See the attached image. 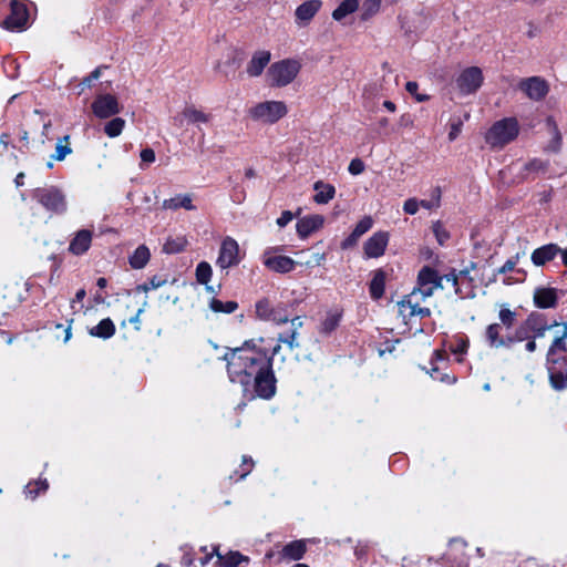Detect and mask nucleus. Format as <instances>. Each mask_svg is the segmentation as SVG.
<instances>
[{
	"instance_id": "nucleus-1",
	"label": "nucleus",
	"mask_w": 567,
	"mask_h": 567,
	"mask_svg": "<svg viewBox=\"0 0 567 567\" xmlns=\"http://www.w3.org/2000/svg\"><path fill=\"white\" fill-rule=\"evenodd\" d=\"M231 382L243 385L245 393L252 385L257 396L270 399L276 391L275 377L271 371V358L255 344L246 342L241 348L225 354Z\"/></svg>"
},
{
	"instance_id": "nucleus-2",
	"label": "nucleus",
	"mask_w": 567,
	"mask_h": 567,
	"mask_svg": "<svg viewBox=\"0 0 567 567\" xmlns=\"http://www.w3.org/2000/svg\"><path fill=\"white\" fill-rule=\"evenodd\" d=\"M288 114V105L279 100H266L250 106L248 117L258 124L274 125Z\"/></svg>"
},
{
	"instance_id": "nucleus-3",
	"label": "nucleus",
	"mask_w": 567,
	"mask_h": 567,
	"mask_svg": "<svg viewBox=\"0 0 567 567\" xmlns=\"http://www.w3.org/2000/svg\"><path fill=\"white\" fill-rule=\"evenodd\" d=\"M301 70V62L298 59H284L272 63L267 78L271 86L285 87L292 83Z\"/></svg>"
},
{
	"instance_id": "nucleus-4",
	"label": "nucleus",
	"mask_w": 567,
	"mask_h": 567,
	"mask_svg": "<svg viewBox=\"0 0 567 567\" xmlns=\"http://www.w3.org/2000/svg\"><path fill=\"white\" fill-rule=\"evenodd\" d=\"M518 133L519 125L517 120L506 117L493 124L486 134V142L492 147H503L514 141Z\"/></svg>"
},
{
	"instance_id": "nucleus-5",
	"label": "nucleus",
	"mask_w": 567,
	"mask_h": 567,
	"mask_svg": "<svg viewBox=\"0 0 567 567\" xmlns=\"http://www.w3.org/2000/svg\"><path fill=\"white\" fill-rule=\"evenodd\" d=\"M33 196L47 210L54 214H63L66 210L65 197L56 187L38 188Z\"/></svg>"
},
{
	"instance_id": "nucleus-6",
	"label": "nucleus",
	"mask_w": 567,
	"mask_h": 567,
	"mask_svg": "<svg viewBox=\"0 0 567 567\" xmlns=\"http://www.w3.org/2000/svg\"><path fill=\"white\" fill-rule=\"evenodd\" d=\"M445 289L443 285V279H440L437 272L430 268L423 267L417 276V287L412 290V292H417L421 295V299L425 300L431 297L436 289Z\"/></svg>"
},
{
	"instance_id": "nucleus-7",
	"label": "nucleus",
	"mask_w": 567,
	"mask_h": 567,
	"mask_svg": "<svg viewBox=\"0 0 567 567\" xmlns=\"http://www.w3.org/2000/svg\"><path fill=\"white\" fill-rule=\"evenodd\" d=\"M483 72L477 66L464 69L456 78V87L462 95L475 93L483 84Z\"/></svg>"
},
{
	"instance_id": "nucleus-8",
	"label": "nucleus",
	"mask_w": 567,
	"mask_h": 567,
	"mask_svg": "<svg viewBox=\"0 0 567 567\" xmlns=\"http://www.w3.org/2000/svg\"><path fill=\"white\" fill-rule=\"evenodd\" d=\"M240 262L239 245L231 238L226 237L220 245L219 254L216 260L217 267L221 270L237 266Z\"/></svg>"
},
{
	"instance_id": "nucleus-9",
	"label": "nucleus",
	"mask_w": 567,
	"mask_h": 567,
	"mask_svg": "<svg viewBox=\"0 0 567 567\" xmlns=\"http://www.w3.org/2000/svg\"><path fill=\"white\" fill-rule=\"evenodd\" d=\"M29 22V10L24 0H12L10 14L4 20V27L9 30H23Z\"/></svg>"
},
{
	"instance_id": "nucleus-10",
	"label": "nucleus",
	"mask_w": 567,
	"mask_h": 567,
	"mask_svg": "<svg viewBox=\"0 0 567 567\" xmlns=\"http://www.w3.org/2000/svg\"><path fill=\"white\" fill-rule=\"evenodd\" d=\"M121 111L117 99L112 94H100L92 103V112L99 118H109Z\"/></svg>"
},
{
	"instance_id": "nucleus-11",
	"label": "nucleus",
	"mask_w": 567,
	"mask_h": 567,
	"mask_svg": "<svg viewBox=\"0 0 567 567\" xmlns=\"http://www.w3.org/2000/svg\"><path fill=\"white\" fill-rule=\"evenodd\" d=\"M262 264L271 271L287 274L295 269L297 261L288 256L278 255L274 250H266L262 255Z\"/></svg>"
},
{
	"instance_id": "nucleus-12",
	"label": "nucleus",
	"mask_w": 567,
	"mask_h": 567,
	"mask_svg": "<svg viewBox=\"0 0 567 567\" xmlns=\"http://www.w3.org/2000/svg\"><path fill=\"white\" fill-rule=\"evenodd\" d=\"M421 295L417 292H411L406 298L398 303L399 313L403 319L420 316V317H429L431 315V310L425 307H420Z\"/></svg>"
},
{
	"instance_id": "nucleus-13",
	"label": "nucleus",
	"mask_w": 567,
	"mask_h": 567,
	"mask_svg": "<svg viewBox=\"0 0 567 567\" xmlns=\"http://www.w3.org/2000/svg\"><path fill=\"white\" fill-rule=\"evenodd\" d=\"M212 120V115L195 106H186L181 113L173 117L174 125L184 127L186 124H207Z\"/></svg>"
},
{
	"instance_id": "nucleus-14",
	"label": "nucleus",
	"mask_w": 567,
	"mask_h": 567,
	"mask_svg": "<svg viewBox=\"0 0 567 567\" xmlns=\"http://www.w3.org/2000/svg\"><path fill=\"white\" fill-rule=\"evenodd\" d=\"M486 340L492 348H508L516 340H523V336L517 332V337L513 338L503 334V327L499 323H492L486 328Z\"/></svg>"
},
{
	"instance_id": "nucleus-15",
	"label": "nucleus",
	"mask_w": 567,
	"mask_h": 567,
	"mask_svg": "<svg viewBox=\"0 0 567 567\" xmlns=\"http://www.w3.org/2000/svg\"><path fill=\"white\" fill-rule=\"evenodd\" d=\"M390 235L388 231L374 233L363 245L364 256L367 258H379L384 255L389 244Z\"/></svg>"
},
{
	"instance_id": "nucleus-16",
	"label": "nucleus",
	"mask_w": 567,
	"mask_h": 567,
	"mask_svg": "<svg viewBox=\"0 0 567 567\" xmlns=\"http://www.w3.org/2000/svg\"><path fill=\"white\" fill-rule=\"evenodd\" d=\"M519 87L525 94L535 101H539L548 93L547 82L539 76H532L520 82Z\"/></svg>"
},
{
	"instance_id": "nucleus-17",
	"label": "nucleus",
	"mask_w": 567,
	"mask_h": 567,
	"mask_svg": "<svg viewBox=\"0 0 567 567\" xmlns=\"http://www.w3.org/2000/svg\"><path fill=\"white\" fill-rule=\"evenodd\" d=\"M322 6L320 0H308L297 7L295 11L296 22L299 25H307L318 13Z\"/></svg>"
},
{
	"instance_id": "nucleus-18",
	"label": "nucleus",
	"mask_w": 567,
	"mask_h": 567,
	"mask_svg": "<svg viewBox=\"0 0 567 567\" xmlns=\"http://www.w3.org/2000/svg\"><path fill=\"white\" fill-rule=\"evenodd\" d=\"M93 233L89 229H81L72 237L69 251L75 256L85 254L92 244Z\"/></svg>"
},
{
	"instance_id": "nucleus-19",
	"label": "nucleus",
	"mask_w": 567,
	"mask_h": 567,
	"mask_svg": "<svg viewBox=\"0 0 567 567\" xmlns=\"http://www.w3.org/2000/svg\"><path fill=\"white\" fill-rule=\"evenodd\" d=\"M306 539H298L286 544L279 551V560H300L307 551Z\"/></svg>"
},
{
	"instance_id": "nucleus-20",
	"label": "nucleus",
	"mask_w": 567,
	"mask_h": 567,
	"mask_svg": "<svg viewBox=\"0 0 567 567\" xmlns=\"http://www.w3.org/2000/svg\"><path fill=\"white\" fill-rule=\"evenodd\" d=\"M270 59L271 54L269 51L260 50L255 52L246 66L247 74L250 78H257L261 75L265 68L270 62Z\"/></svg>"
},
{
	"instance_id": "nucleus-21",
	"label": "nucleus",
	"mask_w": 567,
	"mask_h": 567,
	"mask_svg": "<svg viewBox=\"0 0 567 567\" xmlns=\"http://www.w3.org/2000/svg\"><path fill=\"white\" fill-rule=\"evenodd\" d=\"M563 331L559 336L555 337L548 353H547V364H557L560 360L559 352L566 351V339H567V323H560Z\"/></svg>"
},
{
	"instance_id": "nucleus-22",
	"label": "nucleus",
	"mask_w": 567,
	"mask_h": 567,
	"mask_svg": "<svg viewBox=\"0 0 567 567\" xmlns=\"http://www.w3.org/2000/svg\"><path fill=\"white\" fill-rule=\"evenodd\" d=\"M324 218L321 215H311L301 218L296 227L299 237L306 238L313 231L322 227Z\"/></svg>"
},
{
	"instance_id": "nucleus-23",
	"label": "nucleus",
	"mask_w": 567,
	"mask_h": 567,
	"mask_svg": "<svg viewBox=\"0 0 567 567\" xmlns=\"http://www.w3.org/2000/svg\"><path fill=\"white\" fill-rule=\"evenodd\" d=\"M557 290L554 288H537L534 291V303L537 308H553L557 303Z\"/></svg>"
},
{
	"instance_id": "nucleus-24",
	"label": "nucleus",
	"mask_w": 567,
	"mask_h": 567,
	"mask_svg": "<svg viewBox=\"0 0 567 567\" xmlns=\"http://www.w3.org/2000/svg\"><path fill=\"white\" fill-rule=\"evenodd\" d=\"M193 194H177L172 198L163 200L162 207L167 210H177L179 208L195 210L196 206L193 204Z\"/></svg>"
},
{
	"instance_id": "nucleus-25",
	"label": "nucleus",
	"mask_w": 567,
	"mask_h": 567,
	"mask_svg": "<svg viewBox=\"0 0 567 567\" xmlns=\"http://www.w3.org/2000/svg\"><path fill=\"white\" fill-rule=\"evenodd\" d=\"M559 251L560 248L556 244L542 246L533 251L532 261L535 266H543L553 260Z\"/></svg>"
},
{
	"instance_id": "nucleus-26",
	"label": "nucleus",
	"mask_w": 567,
	"mask_h": 567,
	"mask_svg": "<svg viewBox=\"0 0 567 567\" xmlns=\"http://www.w3.org/2000/svg\"><path fill=\"white\" fill-rule=\"evenodd\" d=\"M546 127L548 133L551 135L550 141L548 142L547 150L554 153H557L561 148L563 137L561 133L558 128L556 121L553 117H548L546 120Z\"/></svg>"
},
{
	"instance_id": "nucleus-27",
	"label": "nucleus",
	"mask_w": 567,
	"mask_h": 567,
	"mask_svg": "<svg viewBox=\"0 0 567 567\" xmlns=\"http://www.w3.org/2000/svg\"><path fill=\"white\" fill-rule=\"evenodd\" d=\"M216 556L218 558V563L224 567H237L241 563L249 561L247 556H244L239 551H229L226 555H221L219 553V547L215 546Z\"/></svg>"
},
{
	"instance_id": "nucleus-28",
	"label": "nucleus",
	"mask_w": 567,
	"mask_h": 567,
	"mask_svg": "<svg viewBox=\"0 0 567 567\" xmlns=\"http://www.w3.org/2000/svg\"><path fill=\"white\" fill-rule=\"evenodd\" d=\"M151 258V251L145 245H140L130 256L128 262L133 269L144 268Z\"/></svg>"
},
{
	"instance_id": "nucleus-29",
	"label": "nucleus",
	"mask_w": 567,
	"mask_h": 567,
	"mask_svg": "<svg viewBox=\"0 0 567 567\" xmlns=\"http://www.w3.org/2000/svg\"><path fill=\"white\" fill-rule=\"evenodd\" d=\"M92 337L101 339H110L115 333V326L110 318L101 320L95 327L89 330Z\"/></svg>"
},
{
	"instance_id": "nucleus-30",
	"label": "nucleus",
	"mask_w": 567,
	"mask_h": 567,
	"mask_svg": "<svg viewBox=\"0 0 567 567\" xmlns=\"http://www.w3.org/2000/svg\"><path fill=\"white\" fill-rule=\"evenodd\" d=\"M549 374V383L556 391H561L567 388V371L563 372L556 368V364H547Z\"/></svg>"
},
{
	"instance_id": "nucleus-31",
	"label": "nucleus",
	"mask_w": 567,
	"mask_h": 567,
	"mask_svg": "<svg viewBox=\"0 0 567 567\" xmlns=\"http://www.w3.org/2000/svg\"><path fill=\"white\" fill-rule=\"evenodd\" d=\"M360 8L359 0H343L340 4L332 11V19L336 21H341L347 16L355 12Z\"/></svg>"
},
{
	"instance_id": "nucleus-32",
	"label": "nucleus",
	"mask_w": 567,
	"mask_h": 567,
	"mask_svg": "<svg viewBox=\"0 0 567 567\" xmlns=\"http://www.w3.org/2000/svg\"><path fill=\"white\" fill-rule=\"evenodd\" d=\"M315 190L317 193L313 199L317 204H327L336 194L334 187L330 184H324L323 182H317L315 184Z\"/></svg>"
},
{
	"instance_id": "nucleus-33",
	"label": "nucleus",
	"mask_w": 567,
	"mask_h": 567,
	"mask_svg": "<svg viewBox=\"0 0 567 567\" xmlns=\"http://www.w3.org/2000/svg\"><path fill=\"white\" fill-rule=\"evenodd\" d=\"M385 288V274L379 269L374 271L373 278L370 282V295L373 299H380L384 293Z\"/></svg>"
},
{
	"instance_id": "nucleus-34",
	"label": "nucleus",
	"mask_w": 567,
	"mask_h": 567,
	"mask_svg": "<svg viewBox=\"0 0 567 567\" xmlns=\"http://www.w3.org/2000/svg\"><path fill=\"white\" fill-rule=\"evenodd\" d=\"M382 0H364L360 7V19L362 21H369L372 19L381 9Z\"/></svg>"
},
{
	"instance_id": "nucleus-35",
	"label": "nucleus",
	"mask_w": 567,
	"mask_h": 567,
	"mask_svg": "<svg viewBox=\"0 0 567 567\" xmlns=\"http://www.w3.org/2000/svg\"><path fill=\"white\" fill-rule=\"evenodd\" d=\"M71 153H72V148L70 145V136L65 135L58 140L56 145H55V151L51 155V158L54 161L61 162V161H64L66 158V156L70 155Z\"/></svg>"
},
{
	"instance_id": "nucleus-36",
	"label": "nucleus",
	"mask_w": 567,
	"mask_h": 567,
	"mask_svg": "<svg viewBox=\"0 0 567 567\" xmlns=\"http://www.w3.org/2000/svg\"><path fill=\"white\" fill-rule=\"evenodd\" d=\"M301 324H302V322H301L300 318H298V317L293 318L291 320V332H290V334H288V336L280 334L279 338H278L279 343L287 344L291 350L295 349V348H298L299 344L297 342V334H298L297 330H298V328L301 327Z\"/></svg>"
},
{
	"instance_id": "nucleus-37",
	"label": "nucleus",
	"mask_w": 567,
	"mask_h": 567,
	"mask_svg": "<svg viewBox=\"0 0 567 567\" xmlns=\"http://www.w3.org/2000/svg\"><path fill=\"white\" fill-rule=\"evenodd\" d=\"M209 308L217 313H233L238 308V303L236 301H221L216 298H212L209 301Z\"/></svg>"
},
{
	"instance_id": "nucleus-38",
	"label": "nucleus",
	"mask_w": 567,
	"mask_h": 567,
	"mask_svg": "<svg viewBox=\"0 0 567 567\" xmlns=\"http://www.w3.org/2000/svg\"><path fill=\"white\" fill-rule=\"evenodd\" d=\"M186 246L187 239L185 237L168 238L163 246V251L166 254H178L183 251Z\"/></svg>"
},
{
	"instance_id": "nucleus-39",
	"label": "nucleus",
	"mask_w": 567,
	"mask_h": 567,
	"mask_svg": "<svg viewBox=\"0 0 567 567\" xmlns=\"http://www.w3.org/2000/svg\"><path fill=\"white\" fill-rule=\"evenodd\" d=\"M256 311H257L258 317L267 319V320H274L278 324L285 323V322L288 321L287 317H278L277 318L275 315H272V312L269 309L268 301H260V302H258L257 307H256Z\"/></svg>"
},
{
	"instance_id": "nucleus-40",
	"label": "nucleus",
	"mask_w": 567,
	"mask_h": 567,
	"mask_svg": "<svg viewBox=\"0 0 567 567\" xmlns=\"http://www.w3.org/2000/svg\"><path fill=\"white\" fill-rule=\"evenodd\" d=\"M125 127V121L121 117H115L109 121L104 126V132L109 137L118 136Z\"/></svg>"
},
{
	"instance_id": "nucleus-41",
	"label": "nucleus",
	"mask_w": 567,
	"mask_h": 567,
	"mask_svg": "<svg viewBox=\"0 0 567 567\" xmlns=\"http://www.w3.org/2000/svg\"><path fill=\"white\" fill-rule=\"evenodd\" d=\"M212 266L207 261H200L196 267V279L202 285L209 284L212 279Z\"/></svg>"
},
{
	"instance_id": "nucleus-42",
	"label": "nucleus",
	"mask_w": 567,
	"mask_h": 567,
	"mask_svg": "<svg viewBox=\"0 0 567 567\" xmlns=\"http://www.w3.org/2000/svg\"><path fill=\"white\" fill-rule=\"evenodd\" d=\"M48 488V482L45 480H39L33 483H29L25 486V494L30 498L34 499L40 492H44Z\"/></svg>"
},
{
	"instance_id": "nucleus-43",
	"label": "nucleus",
	"mask_w": 567,
	"mask_h": 567,
	"mask_svg": "<svg viewBox=\"0 0 567 567\" xmlns=\"http://www.w3.org/2000/svg\"><path fill=\"white\" fill-rule=\"evenodd\" d=\"M498 318L502 327L504 326L506 329H511L515 321V312L508 308H502L499 310Z\"/></svg>"
},
{
	"instance_id": "nucleus-44",
	"label": "nucleus",
	"mask_w": 567,
	"mask_h": 567,
	"mask_svg": "<svg viewBox=\"0 0 567 567\" xmlns=\"http://www.w3.org/2000/svg\"><path fill=\"white\" fill-rule=\"evenodd\" d=\"M373 226V219L370 216H364L354 227L353 233L361 237Z\"/></svg>"
},
{
	"instance_id": "nucleus-45",
	"label": "nucleus",
	"mask_w": 567,
	"mask_h": 567,
	"mask_svg": "<svg viewBox=\"0 0 567 567\" xmlns=\"http://www.w3.org/2000/svg\"><path fill=\"white\" fill-rule=\"evenodd\" d=\"M141 164L140 167L144 169L156 159L155 152L152 148H144L140 153Z\"/></svg>"
},
{
	"instance_id": "nucleus-46",
	"label": "nucleus",
	"mask_w": 567,
	"mask_h": 567,
	"mask_svg": "<svg viewBox=\"0 0 567 567\" xmlns=\"http://www.w3.org/2000/svg\"><path fill=\"white\" fill-rule=\"evenodd\" d=\"M440 198H441V192L439 188H436L433 190L431 200H419L420 207H423L425 209L437 208L440 206Z\"/></svg>"
},
{
	"instance_id": "nucleus-47",
	"label": "nucleus",
	"mask_w": 567,
	"mask_h": 567,
	"mask_svg": "<svg viewBox=\"0 0 567 567\" xmlns=\"http://www.w3.org/2000/svg\"><path fill=\"white\" fill-rule=\"evenodd\" d=\"M467 348H468V340L465 338H458L455 340L454 343H452L450 346V350L454 354H464V353H466Z\"/></svg>"
},
{
	"instance_id": "nucleus-48",
	"label": "nucleus",
	"mask_w": 567,
	"mask_h": 567,
	"mask_svg": "<svg viewBox=\"0 0 567 567\" xmlns=\"http://www.w3.org/2000/svg\"><path fill=\"white\" fill-rule=\"evenodd\" d=\"M433 233L441 245L449 239V233L440 221L433 224Z\"/></svg>"
},
{
	"instance_id": "nucleus-49",
	"label": "nucleus",
	"mask_w": 567,
	"mask_h": 567,
	"mask_svg": "<svg viewBox=\"0 0 567 567\" xmlns=\"http://www.w3.org/2000/svg\"><path fill=\"white\" fill-rule=\"evenodd\" d=\"M405 89L406 91L413 95L417 102H423V101H426L429 97L427 95H424V94H419L417 93V90H419V84L414 81H409L406 84H405Z\"/></svg>"
},
{
	"instance_id": "nucleus-50",
	"label": "nucleus",
	"mask_w": 567,
	"mask_h": 567,
	"mask_svg": "<svg viewBox=\"0 0 567 567\" xmlns=\"http://www.w3.org/2000/svg\"><path fill=\"white\" fill-rule=\"evenodd\" d=\"M364 168V163L360 158H353L348 166L349 173L354 176L363 173Z\"/></svg>"
},
{
	"instance_id": "nucleus-51",
	"label": "nucleus",
	"mask_w": 567,
	"mask_h": 567,
	"mask_svg": "<svg viewBox=\"0 0 567 567\" xmlns=\"http://www.w3.org/2000/svg\"><path fill=\"white\" fill-rule=\"evenodd\" d=\"M420 203L416 198H409L403 204L404 213L415 215L419 212Z\"/></svg>"
},
{
	"instance_id": "nucleus-52",
	"label": "nucleus",
	"mask_w": 567,
	"mask_h": 567,
	"mask_svg": "<svg viewBox=\"0 0 567 567\" xmlns=\"http://www.w3.org/2000/svg\"><path fill=\"white\" fill-rule=\"evenodd\" d=\"M166 282H167L166 279L155 276L147 284L143 285L142 289L144 291H148L151 289H157V288L164 286Z\"/></svg>"
},
{
	"instance_id": "nucleus-53",
	"label": "nucleus",
	"mask_w": 567,
	"mask_h": 567,
	"mask_svg": "<svg viewBox=\"0 0 567 567\" xmlns=\"http://www.w3.org/2000/svg\"><path fill=\"white\" fill-rule=\"evenodd\" d=\"M440 279H443L445 288L450 286L455 292H457V276L454 272L440 277Z\"/></svg>"
},
{
	"instance_id": "nucleus-54",
	"label": "nucleus",
	"mask_w": 567,
	"mask_h": 567,
	"mask_svg": "<svg viewBox=\"0 0 567 567\" xmlns=\"http://www.w3.org/2000/svg\"><path fill=\"white\" fill-rule=\"evenodd\" d=\"M72 322H73L72 319L69 320L68 324L65 327L62 323H56L55 324V329L56 330H63V334H64L63 336V342L64 343L68 342L71 339V337H72V332H71V330H72Z\"/></svg>"
},
{
	"instance_id": "nucleus-55",
	"label": "nucleus",
	"mask_w": 567,
	"mask_h": 567,
	"mask_svg": "<svg viewBox=\"0 0 567 567\" xmlns=\"http://www.w3.org/2000/svg\"><path fill=\"white\" fill-rule=\"evenodd\" d=\"M102 68H96L94 71L91 72V74L83 79L81 85L83 87L91 86L92 82L97 80L101 76Z\"/></svg>"
},
{
	"instance_id": "nucleus-56",
	"label": "nucleus",
	"mask_w": 567,
	"mask_h": 567,
	"mask_svg": "<svg viewBox=\"0 0 567 567\" xmlns=\"http://www.w3.org/2000/svg\"><path fill=\"white\" fill-rule=\"evenodd\" d=\"M430 375L431 378L435 379V380H441L443 382H450V383H453L455 382V378H450L447 374H444V375H441L439 373V367H433L430 371Z\"/></svg>"
},
{
	"instance_id": "nucleus-57",
	"label": "nucleus",
	"mask_w": 567,
	"mask_h": 567,
	"mask_svg": "<svg viewBox=\"0 0 567 567\" xmlns=\"http://www.w3.org/2000/svg\"><path fill=\"white\" fill-rule=\"evenodd\" d=\"M293 219V215L289 210H285L281 213L280 217L277 218V225L282 228L287 226Z\"/></svg>"
},
{
	"instance_id": "nucleus-58",
	"label": "nucleus",
	"mask_w": 567,
	"mask_h": 567,
	"mask_svg": "<svg viewBox=\"0 0 567 567\" xmlns=\"http://www.w3.org/2000/svg\"><path fill=\"white\" fill-rule=\"evenodd\" d=\"M525 168L528 172H539L545 169V164L539 159H533L525 164Z\"/></svg>"
},
{
	"instance_id": "nucleus-59",
	"label": "nucleus",
	"mask_w": 567,
	"mask_h": 567,
	"mask_svg": "<svg viewBox=\"0 0 567 567\" xmlns=\"http://www.w3.org/2000/svg\"><path fill=\"white\" fill-rule=\"evenodd\" d=\"M559 326H560V323L555 322V323L549 324V326H542V327H538V328H533V330H534V339L543 338L548 330H550L554 327H559Z\"/></svg>"
},
{
	"instance_id": "nucleus-60",
	"label": "nucleus",
	"mask_w": 567,
	"mask_h": 567,
	"mask_svg": "<svg viewBox=\"0 0 567 567\" xmlns=\"http://www.w3.org/2000/svg\"><path fill=\"white\" fill-rule=\"evenodd\" d=\"M461 130H462V122L461 121L453 122L451 124V128L449 132V140L454 141L461 133Z\"/></svg>"
},
{
	"instance_id": "nucleus-61",
	"label": "nucleus",
	"mask_w": 567,
	"mask_h": 567,
	"mask_svg": "<svg viewBox=\"0 0 567 567\" xmlns=\"http://www.w3.org/2000/svg\"><path fill=\"white\" fill-rule=\"evenodd\" d=\"M324 261H326V255L324 254H320V252H316V254L312 255V260L306 261L305 265L308 266V267H310V266H320Z\"/></svg>"
},
{
	"instance_id": "nucleus-62",
	"label": "nucleus",
	"mask_w": 567,
	"mask_h": 567,
	"mask_svg": "<svg viewBox=\"0 0 567 567\" xmlns=\"http://www.w3.org/2000/svg\"><path fill=\"white\" fill-rule=\"evenodd\" d=\"M359 238H360V237H359L358 235H355V234L352 231V233H351V234H350V235H349V236H348V237L342 241V244H341V248H342V249H348V248H350V247L354 246V245L358 243Z\"/></svg>"
},
{
	"instance_id": "nucleus-63",
	"label": "nucleus",
	"mask_w": 567,
	"mask_h": 567,
	"mask_svg": "<svg viewBox=\"0 0 567 567\" xmlns=\"http://www.w3.org/2000/svg\"><path fill=\"white\" fill-rule=\"evenodd\" d=\"M338 324V318L336 316L329 317L323 322V328L326 331H331Z\"/></svg>"
},
{
	"instance_id": "nucleus-64",
	"label": "nucleus",
	"mask_w": 567,
	"mask_h": 567,
	"mask_svg": "<svg viewBox=\"0 0 567 567\" xmlns=\"http://www.w3.org/2000/svg\"><path fill=\"white\" fill-rule=\"evenodd\" d=\"M243 466L245 468H244L243 473L240 474V478H244L248 475V473L250 472V470L252 467V461L250 458H247L246 456H244Z\"/></svg>"
}]
</instances>
